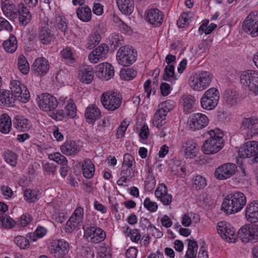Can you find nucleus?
Returning a JSON list of instances; mask_svg holds the SVG:
<instances>
[{
    "label": "nucleus",
    "instance_id": "nucleus-30",
    "mask_svg": "<svg viewBox=\"0 0 258 258\" xmlns=\"http://www.w3.org/2000/svg\"><path fill=\"white\" fill-rule=\"evenodd\" d=\"M13 124L19 132L27 131L30 127V121L22 116H16L13 120Z\"/></svg>",
    "mask_w": 258,
    "mask_h": 258
},
{
    "label": "nucleus",
    "instance_id": "nucleus-37",
    "mask_svg": "<svg viewBox=\"0 0 258 258\" xmlns=\"http://www.w3.org/2000/svg\"><path fill=\"white\" fill-rule=\"evenodd\" d=\"M12 127V122L9 116L3 114L0 117V131L4 134L10 132Z\"/></svg>",
    "mask_w": 258,
    "mask_h": 258
},
{
    "label": "nucleus",
    "instance_id": "nucleus-34",
    "mask_svg": "<svg viewBox=\"0 0 258 258\" xmlns=\"http://www.w3.org/2000/svg\"><path fill=\"white\" fill-rule=\"evenodd\" d=\"M4 49L8 53H14L18 47L16 37L14 34H11L8 39L3 42Z\"/></svg>",
    "mask_w": 258,
    "mask_h": 258
},
{
    "label": "nucleus",
    "instance_id": "nucleus-22",
    "mask_svg": "<svg viewBox=\"0 0 258 258\" xmlns=\"http://www.w3.org/2000/svg\"><path fill=\"white\" fill-rule=\"evenodd\" d=\"M80 80L83 83L90 84L94 78V71L92 67L83 64L80 67L79 71Z\"/></svg>",
    "mask_w": 258,
    "mask_h": 258
},
{
    "label": "nucleus",
    "instance_id": "nucleus-39",
    "mask_svg": "<svg viewBox=\"0 0 258 258\" xmlns=\"http://www.w3.org/2000/svg\"><path fill=\"white\" fill-rule=\"evenodd\" d=\"M237 96L235 90L227 89L224 93V99L227 104L232 106L237 104Z\"/></svg>",
    "mask_w": 258,
    "mask_h": 258
},
{
    "label": "nucleus",
    "instance_id": "nucleus-32",
    "mask_svg": "<svg viewBox=\"0 0 258 258\" xmlns=\"http://www.w3.org/2000/svg\"><path fill=\"white\" fill-rule=\"evenodd\" d=\"M116 3L119 10L125 15H130L134 11L133 0H116Z\"/></svg>",
    "mask_w": 258,
    "mask_h": 258
},
{
    "label": "nucleus",
    "instance_id": "nucleus-6",
    "mask_svg": "<svg viewBox=\"0 0 258 258\" xmlns=\"http://www.w3.org/2000/svg\"><path fill=\"white\" fill-rule=\"evenodd\" d=\"M241 83L255 95L258 94V71L247 70L240 76Z\"/></svg>",
    "mask_w": 258,
    "mask_h": 258
},
{
    "label": "nucleus",
    "instance_id": "nucleus-40",
    "mask_svg": "<svg viewBox=\"0 0 258 258\" xmlns=\"http://www.w3.org/2000/svg\"><path fill=\"white\" fill-rule=\"evenodd\" d=\"M188 242V248L186 252L185 258H196L198 248V244L195 240H186Z\"/></svg>",
    "mask_w": 258,
    "mask_h": 258
},
{
    "label": "nucleus",
    "instance_id": "nucleus-4",
    "mask_svg": "<svg viewBox=\"0 0 258 258\" xmlns=\"http://www.w3.org/2000/svg\"><path fill=\"white\" fill-rule=\"evenodd\" d=\"M122 100L121 95L116 92H104L100 97V101L104 108L111 111L119 108Z\"/></svg>",
    "mask_w": 258,
    "mask_h": 258
},
{
    "label": "nucleus",
    "instance_id": "nucleus-62",
    "mask_svg": "<svg viewBox=\"0 0 258 258\" xmlns=\"http://www.w3.org/2000/svg\"><path fill=\"white\" fill-rule=\"evenodd\" d=\"M140 226L143 229H147L148 230L152 229V226L150 221L146 218L141 217L140 220Z\"/></svg>",
    "mask_w": 258,
    "mask_h": 258
},
{
    "label": "nucleus",
    "instance_id": "nucleus-10",
    "mask_svg": "<svg viewBox=\"0 0 258 258\" xmlns=\"http://www.w3.org/2000/svg\"><path fill=\"white\" fill-rule=\"evenodd\" d=\"M238 234L242 242H256L258 241V225L243 226L239 230Z\"/></svg>",
    "mask_w": 258,
    "mask_h": 258
},
{
    "label": "nucleus",
    "instance_id": "nucleus-60",
    "mask_svg": "<svg viewBox=\"0 0 258 258\" xmlns=\"http://www.w3.org/2000/svg\"><path fill=\"white\" fill-rule=\"evenodd\" d=\"M128 125L125 121L121 123L116 133V137L117 139H120L123 137Z\"/></svg>",
    "mask_w": 258,
    "mask_h": 258
},
{
    "label": "nucleus",
    "instance_id": "nucleus-2",
    "mask_svg": "<svg viewBox=\"0 0 258 258\" xmlns=\"http://www.w3.org/2000/svg\"><path fill=\"white\" fill-rule=\"evenodd\" d=\"M207 133L210 138L205 141L203 151L206 154H215L223 147V134L219 129L210 130Z\"/></svg>",
    "mask_w": 258,
    "mask_h": 258
},
{
    "label": "nucleus",
    "instance_id": "nucleus-11",
    "mask_svg": "<svg viewBox=\"0 0 258 258\" xmlns=\"http://www.w3.org/2000/svg\"><path fill=\"white\" fill-rule=\"evenodd\" d=\"M244 31L252 37L258 36V11L250 12L243 22Z\"/></svg>",
    "mask_w": 258,
    "mask_h": 258
},
{
    "label": "nucleus",
    "instance_id": "nucleus-53",
    "mask_svg": "<svg viewBox=\"0 0 258 258\" xmlns=\"http://www.w3.org/2000/svg\"><path fill=\"white\" fill-rule=\"evenodd\" d=\"M16 222L9 216L3 215L2 220V226L7 229H11L15 226Z\"/></svg>",
    "mask_w": 258,
    "mask_h": 258
},
{
    "label": "nucleus",
    "instance_id": "nucleus-24",
    "mask_svg": "<svg viewBox=\"0 0 258 258\" xmlns=\"http://www.w3.org/2000/svg\"><path fill=\"white\" fill-rule=\"evenodd\" d=\"M2 9L4 15L11 20H14L17 18V12L15 5L9 0H5L3 2Z\"/></svg>",
    "mask_w": 258,
    "mask_h": 258
},
{
    "label": "nucleus",
    "instance_id": "nucleus-1",
    "mask_svg": "<svg viewBox=\"0 0 258 258\" xmlns=\"http://www.w3.org/2000/svg\"><path fill=\"white\" fill-rule=\"evenodd\" d=\"M246 203V198L241 192L234 191L224 199L222 209L227 214L236 213L241 211Z\"/></svg>",
    "mask_w": 258,
    "mask_h": 258
},
{
    "label": "nucleus",
    "instance_id": "nucleus-43",
    "mask_svg": "<svg viewBox=\"0 0 258 258\" xmlns=\"http://www.w3.org/2000/svg\"><path fill=\"white\" fill-rule=\"evenodd\" d=\"M100 39L101 36L97 32L90 34L87 38L86 48L88 49H92L99 43Z\"/></svg>",
    "mask_w": 258,
    "mask_h": 258
},
{
    "label": "nucleus",
    "instance_id": "nucleus-15",
    "mask_svg": "<svg viewBox=\"0 0 258 258\" xmlns=\"http://www.w3.org/2000/svg\"><path fill=\"white\" fill-rule=\"evenodd\" d=\"M38 105L44 111H54L58 105V102L50 94H42L39 97Z\"/></svg>",
    "mask_w": 258,
    "mask_h": 258
},
{
    "label": "nucleus",
    "instance_id": "nucleus-64",
    "mask_svg": "<svg viewBox=\"0 0 258 258\" xmlns=\"http://www.w3.org/2000/svg\"><path fill=\"white\" fill-rule=\"evenodd\" d=\"M43 166L44 171L48 174L53 175L56 171V166L52 163H45Z\"/></svg>",
    "mask_w": 258,
    "mask_h": 258
},
{
    "label": "nucleus",
    "instance_id": "nucleus-13",
    "mask_svg": "<svg viewBox=\"0 0 258 258\" xmlns=\"http://www.w3.org/2000/svg\"><path fill=\"white\" fill-rule=\"evenodd\" d=\"M237 168L236 165L234 163H224L216 169L214 175L217 179L225 180L233 176Z\"/></svg>",
    "mask_w": 258,
    "mask_h": 258
},
{
    "label": "nucleus",
    "instance_id": "nucleus-54",
    "mask_svg": "<svg viewBox=\"0 0 258 258\" xmlns=\"http://www.w3.org/2000/svg\"><path fill=\"white\" fill-rule=\"evenodd\" d=\"M136 75V72L132 69H127L121 71V77L125 80H132Z\"/></svg>",
    "mask_w": 258,
    "mask_h": 258
},
{
    "label": "nucleus",
    "instance_id": "nucleus-9",
    "mask_svg": "<svg viewBox=\"0 0 258 258\" xmlns=\"http://www.w3.org/2000/svg\"><path fill=\"white\" fill-rule=\"evenodd\" d=\"M11 95L21 102L26 103L29 100L30 94L27 88L18 80H12L10 84Z\"/></svg>",
    "mask_w": 258,
    "mask_h": 258
},
{
    "label": "nucleus",
    "instance_id": "nucleus-44",
    "mask_svg": "<svg viewBox=\"0 0 258 258\" xmlns=\"http://www.w3.org/2000/svg\"><path fill=\"white\" fill-rule=\"evenodd\" d=\"M257 120L252 117L244 118L242 121L240 130H249L250 132L252 128L257 124Z\"/></svg>",
    "mask_w": 258,
    "mask_h": 258
},
{
    "label": "nucleus",
    "instance_id": "nucleus-59",
    "mask_svg": "<svg viewBox=\"0 0 258 258\" xmlns=\"http://www.w3.org/2000/svg\"><path fill=\"white\" fill-rule=\"evenodd\" d=\"M120 175L129 177H133L134 175V172L133 167L126 165L122 166Z\"/></svg>",
    "mask_w": 258,
    "mask_h": 258
},
{
    "label": "nucleus",
    "instance_id": "nucleus-35",
    "mask_svg": "<svg viewBox=\"0 0 258 258\" xmlns=\"http://www.w3.org/2000/svg\"><path fill=\"white\" fill-rule=\"evenodd\" d=\"M167 110L164 108H159L155 113L153 117V123L157 127L162 126L165 123Z\"/></svg>",
    "mask_w": 258,
    "mask_h": 258
},
{
    "label": "nucleus",
    "instance_id": "nucleus-47",
    "mask_svg": "<svg viewBox=\"0 0 258 258\" xmlns=\"http://www.w3.org/2000/svg\"><path fill=\"white\" fill-rule=\"evenodd\" d=\"M5 160L12 166H15L17 162V156L14 153L7 151L3 154Z\"/></svg>",
    "mask_w": 258,
    "mask_h": 258
},
{
    "label": "nucleus",
    "instance_id": "nucleus-33",
    "mask_svg": "<svg viewBox=\"0 0 258 258\" xmlns=\"http://www.w3.org/2000/svg\"><path fill=\"white\" fill-rule=\"evenodd\" d=\"M54 38V35L51 34V30L48 28H42L39 31L38 38L40 42L43 44H50Z\"/></svg>",
    "mask_w": 258,
    "mask_h": 258
},
{
    "label": "nucleus",
    "instance_id": "nucleus-55",
    "mask_svg": "<svg viewBox=\"0 0 258 258\" xmlns=\"http://www.w3.org/2000/svg\"><path fill=\"white\" fill-rule=\"evenodd\" d=\"M66 113L71 118H74L76 114V107L73 100H71L65 107Z\"/></svg>",
    "mask_w": 258,
    "mask_h": 258
},
{
    "label": "nucleus",
    "instance_id": "nucleus-5",
    "mask_svg": "<svg viewBox=\"0 0 258 258\" xmlns=\"http://www.w3.org/2000/svg\"><path fill=\"white\" fill-rule=\"evenodd\" d=\"M137 52L132 46L126 45L121 46L116 53V59L119 64L127 67L136 60Z\"/></svg>",
    "mask_w": 258,
    "mask_h": 258
},
{
    "label": "nucleus",
    "instance_id": "nucleus-20",
    "mask_svg": "<svg viewBox=\"0 0 258 258\" xmlns=\"http://www.w3.org/2000/svg\"><path fill=\"white\" fill-rule=\"evenodd\" d=\"M108 51V46L105 43H102L91 52L89 55V59L91 62L96 63L100 59H104Z\"/></svg>",
    "mask_w": 258,
    "mask_h": 258
},
{
    "label": "nucleus",
    "instance_id": "nucleus-46",
    "mask_svg": "<svg viewBox=\"0 0 258 258\" xmlns=\"http://www.w3.org/2000/svg\"><path fill=\"white\" fill-rule=\"evenodd\" d=\"M39 191L36 189H27L24 192L25 200L29 203H34L38 198Z\"/></svg>",
    "mask_w": 258,
    "mask_h": 258
},
{
    "label": "nucleus",
    "instance_id": "nucleus-63",
    "mask_svg": "<svg viewBox=\"0 0 258 258\" xmlns=\"http://www.w3.org/2000/svg\"><path fill=\"white\" fill-rule=\"evenodd\" d=\"M31 219L32 218L28 214H24L21 216L18 222L21 226L24 227L29 224Z\"/></svg>",
    "mask_w": 258,
    "mask_h": 258
},
{
    "label": "nucleus",
    "instance_id": "nucleus-56",
    "mask_svg": "<svg viewBox=\"0 0 258 258\" xmlns=\"http://www.w3.org/2000/svg\"><path fill=\"white\" fill-rule=\"evenodd\" d=\"M183 100V108L184 110L188 111L191 109L195 102V97L191 95H187L184 97Z\"/></svg>",
    "mask_w": 258,
    "mask_h": 258
},
{
    "label": "nucleus",
    "instance_id": "nucleus-7",
    "mask_svg": "<svg viewBox=\"0 0 258 258\" xmlns=\"http://www.w3.org/2000/svg\"><path fill=\"white\" fill-rule=\"evenodd\" d=\"M238 157L249 158L251 163L258 162V142L252 141L245 143L238 151Z\"/></svg>",
    "mask_w": 258,
    "mask_h": 258
},
{
    "label": "nucleus",
    "instance_id": "nucleus-25",
    "mask_svg": "<svg viewBox=\"0 0 258 258\" xmlns=\"http://www.w3.org/2000/svg\"><path fill=\"white\" fill-rule=\"evenodd\" d=\"M155 195L164 205L168 206L172 202V197L167 193V188L165 184H161L158 187L155 192Z\"/></svg>",
    "mask_w": 258,
    "mask_h": 258
},
{
    "label": "nucleus",
    "instance_id": "nucleus-49",
    "mask_svg": "<svg viewBox=\"0 0 258 258\" xmlns=\"http://www.w3.org/2000/svg\"><path fill=\"white\" fill-rule=\"evenodd\" d=\"M15 243L22 249H27L30 246L29 241L23 236H17L14 239Z\"/></svg>",
    "mask_w": 258,
    "mask_h": 258
},
{
    "label": "nucleus",
    "instance_id": "nucleus-18",
    "mask_svg": "<svg viewBox=\"0 0 258 258\" xmlns=\"http://www.w3.org/2000/svg\"><path fill=\"white\" fill-rule=\"evenodd\" d=\"M209 122L207 116L202 113H195L190 117V127L195 131L201 130L206 127Z\"/></svg>",
    "mask_w": 258,
    "mask_h": 258
},
{
    "label": "nucleus",
    "instance_id": "nucleus-19",
    "mask_svg": "<svg viewBox=\"0 0 258 258\" xmlns=\"http://www.w3.org/2000/svg\"><path fill=\"white\" fill-rule=\"evenodd\" d=\"M32 69L36 75L38 76H44L49 69V62L44 57L37 58L34 62Z\"/></svg>",
    "mask_w": 258,
    "mask_h": 258
},
{
    "label": "nucleus",
    "instance_id": "nucleus-3",
    "mask_svg": "<svg viewBox=\"0 0 258 258\" xmlns=\"http://www.w3.org/2000/svg\"><path fill=\"white\" fill-rule=\"evenodd\" d=\"M211 80L212 75L209 72L201 71L193 74L190 77L189 84L193 90L199 91L208 87Z\"/></svg>",
    "mask_w": 258,
    "mask_h": 258
},
{
    "label": "nucleus",
    "instance_id": "nucleus-21",
    "mask_svg": "<svg viewBox=\"0 0 258 258\" xmlns=\"http://www.w3.org/2000/svg\"><path fill=\"white\" fill-rule=\"evenodd\" d=\"M245 217L251 223L258 222V201H254L247 204L245 210Z\"/></svg>",
    "mask_w": 258,
    "mask_h": 258
},
{
    "label": "nucleus",
    "instance_id": "nucleus-27",
    "mask_svg": "<svg viewBox=\"0 0 258 258\" xmlns=\"http://www.w3.org/2000/svg\"><path fill=\"white\" fill-rule=\"evenodd\" d=\"M85 115L87 121L90 124H93L100 117L101 112L95 105L91 104L86 108Z\"/></svg>",
    "mask_w": 258,
    "mask_h": 258
},
{
    "label": "nucleus",
    "instance_id": "nucleus-36",
    "mask_svg": "<svg viewBox=\"0 0 258 258\" xmlns=\"http://www.w3.org/2000/svg\"><path fill=\"white\" fill-rule=\"evenodd\" d=\"M15 101V98L11 95L10 91L0 90V104L11 106L14 105Z\"/></svg>",
    "mask_w": 258,
    "mask_h": 258
},
{
    "label": "nucleus",
    "instance_id": "nucleus-57",
    "mask_svg": "<svg viewBox=\"0 0 258 258\" xmlns=\"http://www.w3.org/2000/svg\"><path fill=\"white\" fill-rule=\"evenodd\" d=\"M144 206L150 212H155L158 209V205L156 202L151 201L149 198H146L144 202Z\"/></svg>",
    "mask_w": 258,
    "mask_h": 258
},
{
    "label": "nucleus",
    "instance_id": "nucleus-42",
    "mask_svg": "<svg viewBox=\"0 0 258 258\" xmlns=\"http://www.w3.org/2000/svg\"><path fill=\"white\" fill-rule=\"evenodd\" d=\"M78 17L84 22H88L91 19V11L87 6L79 8L77 11Z\"/></svg>",
    "mask_w": 258,
    "mask_h": 258
},
{
    "label": "nucleus",
    "instance_id": "nucleus-45",
    "mask_svg": "<svg viewBox=\"0 0 258 258\" xmlns=\"http://www.w3.org/2000/svg\"><path fill=\"white\" fill-rule=\"evenodd\" d=\"M192 180V186L196 190L202 189L207 185L206 178L201 175H197L194 177Z\"/></svg>",
    "mask_w": 258,
    "mask_h": 258
},
{
    "label": "nucleus",
    "instance_id": "nucleus-16",
    "mask_svg": "<svg viewBox=\"0 0 258 258\" xmlns=\"http://www.w3.org/2000/svg\"><path fill=\"white\" fill-rule=\"evenodd\" d=\"M218 232L223 239L230 242L235 240V230L229 223L221 221L218 223L217 227Z\"/></svg>",
    "mask_w": 258,
    "mask_h": 258
},
{
    "label": "nucleus",
    "instance_id": "nucleus-23",
    "mask_svg": "<svg viewBox=\"0 0 258 258\" xmlns=\"http://www.w3.org/2000/svg\"><path fill=\"white\" fill-rule=\"evenodd\" d=\"M19 16V24L26 26L31 20L32 16L29 10L24 4H20L18 6L17 15Z\"/></svg>",
    "mask_w": 258,
    "mask_h": 258
},
{
    "label": "nucleus",
    "instance_id": "nucleus-52",
    "mask_svg": "<svg viewBox=\"0 0 258 258\" xmlns=\"http://www.w3.org/2000/svg\"><path fill=\"white\" fill-rule=\"evenodd\" d=\"M57 28L63 34V36L68 38L69 37L68 34V26L64 19L60 18L59 22L57 23Z\"/></svg>",
    "mask_w": 258,
    "mask_h": 258
},
{
    "label": "nucleus",
    "instance_id": "nucleus-14",
    "mask_svg": "<svg viewBox=\"0 0 258 258\" xmlns=\"http://www.w3.org/2000/svg\"><path fill=\"white\" fill-rule=\"evenodd\" d=\"M84 236L90 238L91 242L98 243L103 241L106 237L105 232L100 228L92 225L84 227Z\"/></svg>",
    "mask_w": 258,
    "mask_h": 258
},
{
    "label": "nucleus",
    "instance_id": "nucleus-26",
    "mask_svg": "<svg viewBox=\"0 0 258 258\" xmlns=\"http://www.w3.org/2000/svg\"><path fill=\"white\" fill-rule=\"evenodd\" d=\"M164 15L158 9H154L150 10L147 15V19L150 24L155 27H158L161 25L163 21Z\"/></svg>",
    "mask_w": 258,
    "mask_h": 258
},
{
    "label": "nucleus",
    "instance_id": "nucleus-61",
    "mask_svg": "<svg viewBox=\"0 0 258 258\" xmlns=\"http://www.w3.org/2000/svg\"><path fill=\"white\" fill-rule=\"evenodd\" d=\"M1 30H5L8 32H12L13 30V27L9 21L3 18H0Z\"/></svg>",
    "mask_w": 258,
    "mask_h": 258
},
{
    "label": "nucleus",
    "instance_id": "nucleus-58",
    "mask_svg": "<svg viewBox=\"0 0 258 258\" xmlns=\"http://www.w3.org/2000/svg\"><path fill=\"white\" fill-rule=\"evenodd\" d=\"M189 14L183 13L181 14L177 21V25L179 27H183L184 25L188 24L190 20V17L189 16Z\"/></svg>",
    "mask_w": 258,
    "mask_h": 258
},
{
    "label": "nucleus",
    "instance_id": "nucleus-41",
    "mask_svg": "<svg viewBox=\"0 0 258 258\" xmlns=\"http://www.w3.org/2000/svg\"><path fill=\"white\" fill-rule=\"evenodd\" d=\"M163 79L164 81H169L174 83L177 79L174 74V67L172 64L167 65L164 69V73L163 75Z\"/></svg>",
    "mask_w": 258,
    "mask_h": 258
},
{
    "label": "nucleus",
    "instance_id": "nucleus-28",
    "mask_svg": "<svg viewBox=\"0 0 258 258\" xmlns=\"http://www.w3.org/2000/svg\"><path fill=\"white\" fill-rule=\"evenodd\" d=\"M84 217V209L78 207L67 222V225L71 228H75L82 222Z\"/></svg>",
    "mask_w": 258,
    "mask_h": 258
},
{
    "label": "nucleus",
    "instance_id": "nucleus-12",
    "mask_svg": "<svg viewBox=\"0 0 258 258\" xmlns=\"http://www.w3.org/2000/svg\"><path fill=\"white\" fill-rule=\"evenodd\" d=\"M69 250L68 242L63 239H55L53 240L49 248L50 253L55 258H62Z\"/></svg>",
    "mask_w": 258,
    "mask_h": 258
},
{
    "label": "nucleus",
    "instance_id": "nucleus-48",
    "mask_svg": "<svg viewBox=\"0 0 258 258\" xmlns=\"http://www.w3.org/2000/svg\"><path fill=\"white\" fill-rule=\"evenodd\" d=\"M18 65L20 71L23 74H27L29 71V63L24 56L21 55L18 61Z\"/></svg>",
    "mask_w": 258,
    "mask_h": 258
},
{
    "label": "nucleus",
    "instance_id": "nucleus-29",
    "mask_svg": "<svg viewBox=\"0 0 258 258\" xmlns=\"http://www.w3.org/2000/svg\"><path fill=\"white\" fill-rule=\"evenodd\" d=\"M61 152L67 156H71L77 154L79 151V146L73 141H67L60 147Z\"/></svg>",
    "mask_w": 258,
    "mask_h": 258
},
{
    "label": "nucleus",
    "instance_id": "nucleus-31",
    "mask_svg": "<svg viewBox=\"0 0 258 258\" xmlns=\"http://www.w3.org/2000/svg\"><path fill=\"white\" fill-rule=\"evenodd\" d=\"M185 156L187 158H193L198 151L197 145L192 140H187L183 143Z\"/></svg>",
    "mask_w": 258,
    "mask_h": 258
},
{
    "label": "nucleus",
    "instance_id": "nucleus-8",
    "mask_svg": "<svg viewBox=\"0 0 258 258\" xmlns=\"http://www.w3.org/2000/svg\"><path fill=\"white\" fill-rule=\"evenodd\" d=\"M220 98L219 92L215 88L207 90L201 99L202 107L206 110L213 109L218 104Z\"/></svg>",
    "mask_w": 258,
    "mask_h": 258
},
{
    "label": "nucleus",
    "instance_id": "nucleus-38",
    "mask_svg": "<svg viewBox=\"0 0 258 258\" xmlns=\"http://www.w3.org/2000/svg\"><path fill=\"white\" fill-rule=\"evenodd\" d=\"M82 170L84 176L87 178H91L94 174V165L90 160H86L83 164Z\"/></svg>",
    "mask_w": 258,
    "mask_h": 258
},
{
    "label": "nucleus",
    "instance_id": "nucleus-17",
    "mask_svg": "<svg viewBox=\"0 0 258 258\" xmlns=\"http://www.w3.org/2000/svg\"><path fill=\"white\" fill-rule=\"evenodd\" d=\"M96 74L100 79L108 80L114 76V68L111 64L107 62L100 63L96 67Z\"/></svg>",
    "mask_w": 258,
    "mask_h": 258
},
{
    "label": "nucleus",
    "instance_id": "nucleus-50",
    "mask_svg": "<svg viewBox=\"0 0 258 258\" xmlns=\"http://www.w3.org/2000/svg\"><path fill=\"white\" fill-rule=\"evenodd\" d=\"M109 39L110 46L112 49H115L117 47L122 44L123 40L118 34H112Z\"/></svg>",
    "mask_w": 258,
    "mask_h": 258
},
{
    "label": "nucleus",
    "instance_id": "nucleus-51",
    "mask_svg": "<svg viewBox=\"0 0 258 258\" xmlns=\"http://www.w3.org/2000/svg\"><path fill=\"white\" fill-rule=\"evenodd\" d=\"M49 159L53 160L58 164H62L68 163L67 158L59 152H55L53 154H50L48 155Z\"/></svg>",
    "mask_w": 258,
    "mask_h": 258
}]
</instances>
